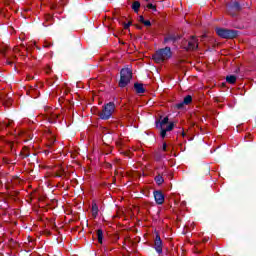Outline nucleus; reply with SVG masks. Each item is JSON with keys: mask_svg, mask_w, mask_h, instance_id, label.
<instances>
[{"mask_svg": "<svg viewBox=\"0 0 256 256\" xmlns=\"http://www.w3.org/2000/svg\"><path fill=\"white\" fill-rule=\"evenodd\" d=\"M173 57V52L171 51V47L166 46L165 48H161L157 50L153 56L152 59L158 64L165 63V61H169Z\"/></svg>", "mask_w": 256, "mask_h": 256, "instance_id": "obj_1", "label": "nucleus"}, {"mask_svg": "<svg viewBox=\"0 0 256 256\" xmlns=\"http://www.w3.org/2000/svg\"><path fill=\"white\" fill-rule=\"evenodd\" d=\"M9 51V46L6 44H0V55H3L6 59V65H9L10 67L14 66L15 71H17V65H19L17 56H9L7 57V52Z\"/></svg>", "mask_w": 256, "mask_h": 256, "instance_id": "obj_2", "label": "nucleus"}, {"mask_svg": "<svg viewBox=\"0 0 256 256\" xmlns=\"http://www.w3.org/2000/svg\"><path fill=\"white\" fill-rule=\"evenodd\" d=\"M156 176L154 177V181L159 186L165 183V176L169 175V169L165 165H160L155 167Z\"/></svg>", "mask_w": 256, "mask_h": 256, "instance_id": "obj_3", "label": "nucleus"}, {"mask_svg": "<svg viewBox=\"0 0 256 256\" xmlns=\"http://www.w3.org/2000/svg\"><path fill=\"white\" fill-rule=\"evenodd\" d=\"M131 79H133V72L129 68H123L120 71V81L119 87L123 88L131 83Z\"/></svg>", "mask_w": 256, "mask_h": 256, "instance_id": "obj_4", "label": "nucleus"}, {"mask_svg": "<svg viewBox=\"0 0 256 256\" xmlns=\"http://www.w3.org/2000/svg\"><path fill=\"white\" fill-rule=\"evenodd\" d=\"M115 113V103L109 102L103 106L102 111L98 113L100 119L107 121V119H111V115Z\"/></svg>", "mask_w": 256, "mask_h": 256, "instance_id": "obj_5", "label": "nucleus"}, {"mask_svg": "<svg viewBox=\"0 0 256 256\" xmlns=\"http://www.w3.org/2000/svg\"><path fill=\"white\" fill-rule=\"evenodd\" d=\"M44 117L49 123H57V121H61L63 117L57 112L53 111V108L49 106L44 107Z\"/></svg>", "mask_w": 256, "mask_h": 256, "instance_id": "obj_6", "label": "nucleus"}, {"mask_svg": "<svg viewBox=\"0 0 256 256\" xmlns=\"http://www.w3.org/2000/svg\"><path fill=\"white\" fill-rule=\"evenodd\" d=\"M216 33L217 36L221 37L222 39H235L239 35V31L225 28H217Z\"/></svg>", "mask_w": 256, "mask_h": 256, "instance_id": "obj_7", "label": "nucleus"}, {"mask_svg": "<svg viewBox=\"0 0 256 256\" xmlns=\"http://www.w3.org/2000/svg\"><path fill=\"white\" fill-rule=\"evenodd\" d=\"M227 11L229 15L236 17V15L241 11V4H239V2H232L227 6Z\"/></svg>", "mask_w": 256, "mask_h": 256, "instance_id": "obj_8", "label": "nucleus"}, {"mask_svg": "<svg viewBox=\"0 0 256 256\" xmlns=\"http://www.w3.org/2000/svg\"><path fill=\"white\" fill-rule=\"evenodd\" d=\"M199 47V40L195 36H191L187 46L184 47L186 51H195Z\"/></svg>", "mask_w": 256, "mask_h": 256, "instance_id": "obj_9", "label": "nucleus"}, {"mask_svg": "<svg viewBox=\"0 0 256 256\" xmlns=\"http://www.w3.org/2000/svg\"><path fill=\"white\" fill-rule=\"evenodd\" d=\"M154 249L158 255H161L163 253V240H161V235L159 233H156V237L154 239Z\"/></svg>", "mask_w": 256, "mask_h": 256, "instance_id": "obj_10", "label": "nucleus"}, {"mask_svg": "<svg viewBox=\"0 0 256 256\" xmlns=\"http://www.w3.org/2000/svg\"><path fill=\"white\" fill-rule=\"evenodd\" d=\"M179 39H181V36H179V34L176 33H168L165 37H164V43H177V41H179Z\"/></svg>", "mask_w": 256, "mask_h": 256, "instance_id": "obj_11", "label": "nucleus"}, {"mask_svg": "<svg viewBox=\"0 0 256 256\" xmlns=\"http://www.w3.org/2000/svg\"><path fill=\"white\" fill-rule=\"evenodd\" d=\"M154 198L157 205H163L165 203V195L161 190L154 191Z\"/></svg>", "mask_w": 256, "mask_h": 256, "instance_id": "obj_12", "label": "nucleus"}, {"mask_svg": "<svg viewBox=\"0 0 256 256\" xmlns=\"http://www.w3.org/2000/svg\"><path fill=\"white\" fill-rule=\"evenodd\" d=\"M172 129H175V123L170 122L166 127H162L160 128V137H162V139H165V137H167V132L171 131Z\"/></svg>", "mask_w": 256, "mask_h": 256, "instance_id": "obj_13", "label": "nucleus"}, {"mask_svg": "<svg viewBox=\"0 0 256 256\" xmlns=\"http://www.w3.org/2000/svg\"><path fill=\"white\" fill-rule=\"evenodd\" d=\"M193 103V97L191 95H187L184 97L183 101L176 104L177 109H184L185 105H191Z\"/></svg>", "mask_w": 256, "mask_h": 256, "instance_id": "obj_14", "label": "nucleus"}, {"mask_svg": "<svg viewBox=\"0 0 256 256\" xmlns=\"http://www.w3.org/2000/svg\"><path fill=\"white\" fill-rule=\"evenodd\" d=\"M13 51L15 53H20L21 57H27L28 50L27 47H25V44H21L20 48L19 46H15Z\"/></svg>", "mask_w": 256, "mask_h": 256, "instance_id": "obj_15", "label": "nucleus"}, {"mask_svg": "<svg viewBox=\"0 0 256 256\" xmlns=\"http://www.w3.org/2000/svg\"><path fill=\"white\" fill-rule=\"evenodd\" d=\"M55 23V19L51 14H45L44 15V22H43V27H50V25H53Z\"/></svg>", "mask_w": 256, "mask_h": 256, "instance_id": "obj_16", "label": "nucleus"}, {"mask_svg": "<svg viewBox=\"0 0 256 256\" xmlns=\"http://www.w3.org/2000/svg\"><path fill=\"white\" fill-rule=\"evenodd\" d=\"M165 125H169V117H164L162 120L156 121V127L157 129H163Z\"/></svg>", "mask_w": 256, "mask_h": 256, "instance_id": "obj_17", "label": "nucleus"}, {"mask_svg": "<svg viewBox=\"0 0 256 256\" xmlns=\"http://www.w3.org/2000/svg\"><path fill=\"white\" fill-rule=\"evenodd\" d=\"M102 141L104 145H109L113 142V135L104 133V135L102 136Z\"/></svg>", "mask_w": 256, "mask_h": 256, "instance_id": "obj_18", "label": "nucleus"}, {"mask_svg": "<svg viewBox=\"0 0 256 256\" xmlns=\"http://www.w3.org/2000/svg\"><path fill=\"white\" fill-rule=\"evenodd\" d=\"M134 89L136 91V93L138 94H143L145 93V87H143V84L141 83H134Z\"/></svg>", "mask_w": 256, "mask_h": 256, "instance_id": "obj_19", "label": "nucleus"}, {"mask_svg": "<svg viewBox=\"0 0 256 256\" xmlns=\"http://www.w3.org/2000/svg\"><path fill=\"white\" fill-rule=\"evenodd\" d=\"M30 153H29V148L27 146H24L22 148V151L20 152V157L22 159H27V157H29Z\"/></svg>", "mask_w": 256, "mask_h": 256, "instance_id": "obj_20", "label": "nucleus"}, {"mask_svg": "<svg viewBox=\"0 0 256 256\" xmlns=\"http://www.w3.org/2000/svg\"><path fill=\"white\" fill-rule=\"evenodd\" d=\"M99 215V206L95 201L92 202V216L95 218Z\"/></svg>", "mask_w": 256, "mask_h": 256, "instance_id": "obj_21", "label": "nucleus"}, {"mask_svg": "<svg viewBox=\"0 0 256 256\" xmlns=\"http://www.w3.org/2000/svg\"><path fill=\"white\" fill-rule=\"evenodd\" d=\"M226 81L230 85H235V83H237V76H235V75L226 76Z\"/></svg>", "mask_w": 256, "mask_h": 256, "instance_id": "obj_22", "label": "nucleus"}, {"mask_svg": "<svg viewBox=\"0 0 256 256\" xmlns=\"http://www.w3.org/2000/svg\"><path fill=\"white\" fill-rule=\"evenodd\" d=\"M132 9L134 13H139V9H141V2L140 1H134L132 3Z\"/></svg>", "mask_w": 256, "mask_h": 256, "instance_id": "obj_23", "label": "nucleus"}, {"mask_svg": "<svg viewBox=\"0 0 256 256\" xmlns=\"http://www.w3.org/2000/svg\"><path fill=\"white\" fill-rule=\"evenodd\" d=\"M96 235H97L98 243H100V245H103V230L98 229L96 231Z\"/></svg>", "mask_w": 256, "mask_h": 256, "instance_id": "obj_24", "label": "nucleus"}, {"mask_svg": "<svg viewBox=\"0 0 256 256\" xmlns=\"http://www.w3.org/2000/svg\"><path fill=\"white\" fill-rule=\"evenodd\" d=\"M54 177H65V169L60 167L54 172Z\"/></svg>", "mask_w": 256, "mask_h": 256, "instance_id": "obj_25", "label": "nucleus"}, {"mask_svg": "<svg viewBox=\"0 0 256 256\" xmlns=\"http://www.w3.org/2000/svg\"><path fill=\"white\" fill-rule=\"evenodd\" d=\"M55 81H57V76L54 75L47 79V85H49V87H52V85H55Z\"/></svg>", "mask_w": 256, "mask_h": 256, "instance_id": "obj_26", "label": "nucleus"}, {"mask_svg": "<svg viewBox=\"0 0 256 256\" xmlns=\"http://www.w3.org/2000/svg\"><path fill=\"white\" fill-rule=\"evenodd\" d=\"M55 136L51 135L50 138H48V147L49 149H51L53 147V145H55Z\"/></svg>", "mask_w": 256, "mask_h": 256, "instance_id": "obj_27", "label": "nucleus"}, {"mask_svg": "<svg viewBox=\"0 0 256 256\" xmlns=\"http://www.w3.org/2000/svg\"><path fill=\"white\" fill-rule=\"evenodd\" d=\"M7 148L10 149L12 154L17 155V153H15V142H9Z\"/></svg>", "mask_w": 256, "mask_h": 256, "instance_id": "obj_28", "label": "nucleus"}, {"mask_svg": "<svg viewBox=\"0 0 256 256\" xmlns=\"http://www.w3.org/2000/svg\"><path fill=\"white\" fill-rule=\"evenodd\" d=\"M146 9H151V11L155 12V11H157V6L149 3L146 5Z\"/></svg>", "mask_w": 256, "mask_h": 256, "instance_id": "obj_29", "label": "nucleus"}, {"mask_svg": "<svg viewBox=\"0 0 256 256\" xmlns=\"http://www.w3.org/2000/svg\"><path fill=\"white\" fill-rule=\"evenodd\" d=\"M143 25H145V27H151V21H149V20H144Z\"/></svg>", "mask_w": 256, "mask_h": 256, "instance_id": "obj_30", "label": "nucleus"}, {"mask_svg": "<svg viewBox=\"0 0 256 256\" xmlns=\"http://www.w3.org/2000/svg\"><path fill=\"white\" fill-rule=\"evenodd\" d=\"M116 147L118 148L123 147V142L121 140L116 141Z\"/></svg>", "mask_w": 256, "mask_h": 256, "instance_id": "obj_31", "label": "nucleus"}, {"mask_svg": "<svg viewBox=\"0 0 256 256\" xmlns=\"http://www.w3.org/2000/svg\"><path fill=\"white\" fill-rule=\"evenodd\" d=\"M11 125H13V121L4 122V127H11Z\"/></svg>", "mask_w": 256, "mask_h": 256, "instance_id": "obj_32", "label": "nucleus"}, {"mask_svg": "<svg viewBox=\"0 0 256 256\" xmlns=\"http://www.w3.org/2000/svg\"><path fill=\"white\" fill-rule=\"evenodd\" d=\"M162 150H163L164 152L169 151V149H167V143H165V142L163 143Z\"/></svg>", "mask_w": 256, "mask_h": 256, "instance_id": "obj_33", "label": "nucleus"}, {"mask_svg": "<svg viewBox=\"0 0 256 256\" xmlns=\"http://www.w3.org/2000/svg\"><path fill=\"white\" fill-rule=\"evenodd\" d=\"M45 72H46L47 75H51V67H47L45 69Z\"/></svg>", "mask_w": 256, "mask_h": 256, "instance_id": "obj_34", "label": "nucleus"}, {"mask_svg": "<svg viewBox=\"0 0 256 256\" xmlns=\"http://www.w3.org/2000/svg\"><path fill=\"white\" fill-rule=\"evenodd\" d=\"M139 21H140V23H142V24L145 23V17L140 16V17H139Z\"/></svg>", "mask_w": 256, "mask_h": 256, "instance_id": "obj_35", "label": "nucleus"}, {"mask_svg": "<svg viewBox=\"0 0 256 256\" xmlns=\"http://www.w3.org/2000/svg\"><path fill=\"white\" fill-rule=\"evenodd\" d=\"M251 134H249L248 136H245V141H251Z\"/></svg>", "mask_w": 256, "mask_h": 256, "instance_id": "obj_36", "label": "nucleus"}, {"mask_svg": "<svg viewBox=\"0 0 256 256\" xmlns=\"http://www.w3.org/2000/svg\"><path fill=\"white\" fill-rule=\"evenodd\" d=\"M30 11H31V8H29V7H27V8L24 9V12H25V13H30Z\"/></svg>", "mask_w": 256, "mask_h": 256, "instance_id": "obj_37", "label": "nucleus"}, {"mask_svg": "<svg viewBox=\"0 0 256 256\" xmlns=\"http://www.w3.org/2000/svg\"><path fill=\"white\" fill-rule=\"evenodd\" d=\"M128 27H131V23L125 24L124 29H127Z\"/></svg>", "mask_w": 256, "mask_h": 256, "instance_id": "obj_38", "label": "nucleus"}, {"mask_svg": "<svg viewBox=\"0 0 256 256\" xmlns=\"http://www.w3.org/2000/svg\"><path fill=\"white\" fill-rule=\"evenodd\" d=\"M4 103H6V105H11L12 100H11V99H9L7 102H5V101H4Z\"/></svg>", "mask_w": 256, "mask_h": 256, "instance_id": "obj_39", "label": "nucleus"}, {"mask_svg": "<svg viewBox=\"0 0 256 256\" xmlns=\"http://www.w3.org/2000/svg\"><path fill=\"white\" fill-rule=\"evenodd\" d=\"M27 79H28V81H31V79H33V77L32 76H27Z\"/></svg>", "mask_w": 256, "mask_h": 256, "instance_id": "obj_40", "label": "nucleus"}, {"mask_svg": "<svg viewBox=\"0 0 256 256\" xmlns=\"http://www.w3.org/2000/svg\"><path fill=\"white\" fill-rule=\"evenodd\" d=\"M33 91H35V89L32 88V89L29 91L28 94L31 95V93H33Z\"/></svg>", "mask_w": 256, "mask_h": 256, "instance_id": "obj_41", "label": "nucleus"}, {"mask_svg": "<svg viewBox=\"0 0 256 256\" xmlns=\"http://www.w3.org/2000/svg\"><path fill=\"white\" fill-rule=\"evenodd\" d=\"M45 47H51V44H46Z\"/></svg>", "mask_w": 256, "mask_h": 256, "instance_id": "obj_42", "label": "nucleus"}, {"mask_svg": "<svg viewBox=\"0 0 256 256\" xmlns=\"http://www.w3.org/2000/svg\"><path fill=\"white\" fill-rule=\"evenodd\" d=\"M203 243H207V239L204 238V239H203Z\"/></svg>", "mask_w": 256, "mask_h": 256, "instance_id": "obj_43", "label": "nucleus"}, {"mask_svg": "<svg viewBox=\"0 0 256 256\" xmlns=\"http://www.w3.org/2000/svg\"><path fill=\"white\" fill-rule=\"evenodd\" d=\"M182 137H185V132H182Z\"/></svg>", "mask_w": 256, "mask_h": 256, "instance_id": "obj_44", "label": "nucleus"}, {"mask_svg": "<svg viewBox=\"0 0 256 256\" xmlns=\"http://www.w3.org/2000/svg\"><path fill=\"white\" fill-rule=\"evenodd\" d=\"M108 167H110V168H111V167H113V166H112L111 164H108Z\"/></svg>", "mask_w": 256, "mask_h": 256, "instance_id": "obj_45", "label": "nucleus"}, {"mask_svg": "<svg viewBox=\"0 0 256 256\" xmlns=\"http://www.w3.org/2000/svg\"><path fill=\"white\" fill-rule=\"evenodd\" d=\"M52 9H55V6H52Z\"/></svg>", "mask_w": 256, "mask_h": 256, "instance_id": "obj_46", "label": "nucleus"}, {"mask_svg": "<svg viewBox=\"0 0 256 256\" xmlns=\"http://www.w3.org/2000/svg\"><path fill=\"white\" fill-rule=\"evenodd\" d=\"M110 251H113V248H110Z\"/></svg>", "mask_w": 256, "mask_h": 256, "instance_id": "obj_47", "label": "nucleus"}, {"mask_svg": "<svg viewBox=\"0 0 256 256\" xmlns=\"http://www.w3.org/2000/svg\"><path fill=\"white\" fill-rule=\"evenodd\" d=\"M144 1H149V0H144Z\"/></svg>", "mask_w": 256, "mask_h": 256, "instance_id": "obj_48", "label": "nucleus"}]
</instances>
